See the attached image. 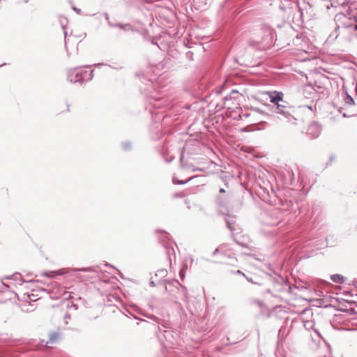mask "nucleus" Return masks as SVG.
I'll list each match as a JSON object with an SVG mask.
<instances>
[{
  "label": "nucleus",
  "mask_w": 357,
  "mask_h": 357,
  "mask_svg": "<svg viewBox=\"0 0 357 357\" xmlns=\"http://www.w3.org/2000/svg\"><path fill=\"white\" fill-rule=\"evenodd\" d=\"M193 177H190L189 179H188L187 181H180V180H178L176 179L175 177L173 178V183L174 184H179V185H183V184H185L188 182V181L191 180Z\"/></svg>",
  "instance_id": "obj_16"
},
{
  "label": "nucleus",
  "mask_w": 357,
  "mask_h": 357,
  "mask_svg": "<svg viewBox=\"0 0 357 357\" xmlns=\"http://www.w3.org/2000/svg\"><path fill=\"white\" fill-rule=\"evenodd\" d=\"M164 234H165V238H167V236H168L169 234H168L167 233H165Z\"/></svg>",
  "instance_id": "obj_37"
},
{
  "label": "nucleus",
  "mask_w": 357,
  "mask_h": 357,
  "mask_svg": "<svg viewBox=\"0 0 357 357\" xmlns=\"http://www.w3.org/2000/svg\"><path fill=\"white\" fill-rule=\"evenodd\" d=\"M250 301H251V303L252 304H257L259 306H261L262 305V303L260 301H258V300H256V299H251Z\"/></svg>",
  "instance_id": "obj_24"
},
{
  "label": "nucleus",
  "mask_w": 357,
  "mask_h": 357,
  "mask_svg": "<svg viewBox=\"0 0 357 357\" xmlns=\"http://www.w3.org/2000/svg\"><path fill=\"white\" fill-rule=\"evenodd\" d=\"M70 319V314L68 313H66L65 315H64V317H63V321L65 322L66 324H68V320Z\"/></svg>",
  "instance_id": "obj_22"
},
{
  "label": "nucleus",
  "mask_w": 357,
  "mask_h": 357,
  "mask_svg": "<svg viewBox=\"0 0 357 357\" xmlns=\"http://www.w3.org/2000/svg\"><path fill=\"white\" fill-rule=\"evenodd\" d=\"M331 280L337 284H343L344 283V277L340 274H334L331 276Z\"/></svg>",
  "instance_id": "obj_9"
},
{
  "label": "nucleus",
  "mask_w": 357,
  "mask_h": 357,
  "mask_svg": "<svg viewBox=\"0 0 357 357\" xmlns=\"http://www.w3.org/2000/svg\"><path fill=\"white\" fill-rule=\"evenodd\" d=\"M269 225H272V226H275V225H278L279 224L278 222H271V223H268Z\"/></svg>",
  "instance_id": "obj_28"
},
{
  "label": "nucleus",
  "mask_w": 357,
  "mask_h": 357,
  "mask_svg": "<svg viewBox=\"0 0 357 357\" xmlns=\"http://www.w3.org/2000/svg\"><path fill=\"white\" fill-rule=\"evenodd\" d=\"M103 64L102 63H98L96 65V66H102Z\"/></svg>",
  "instance_id": "obj_36"
},
{
  "label": "nucleus",
  "mask_w": 357,
  "mask_h": 357,
  "mask_svg": "<svg viewBox=\"0 0 357 357\" xmlns=\"http://www.w3.org/2000/svg\"><path fill=\"white\" fill-rule=\"evenodd\" d=\"M161 326H158V330L160 333L163 332L165 333H168V331L166 330V328H168L169 327L164 325L163 324H160Z\"/></svg>",
  "instance_id": "obj_21"
},
{
  "label": "nucleus",
  "mask_w": 357,
  "mask_h": 357,
  "mask_svg": "<svg viewBox=\"0 0 357 357\" xmlns=\"http://www.w3.org/2000/svg\"><path fill=\"white\" fill-rule=\"evenodd\" d=\"M61 296L63 298V299H68L71 297L70 296V292H68L66 290H63V292L62 293V294H61Z\"/></svg>",
  "instance_id": "obj_20"
},
{
  "label": "nucleus",
  "mask_w": 357,
  "mask_h": 357,
  "mask_svg": "<svg viewBox=\"0 0 357 357\" xmlns=\"http://www.w3.org/2000/svg\"><path fill=\"white\" fill-rule=\"evenodd\" d=\"M187 268V266L184 265L183 267L179 271V275L181 279L183 280L185 277V270Z\"/></svg>",
  "instance_id": "obj_19"
},
{
  "label": "nucleus",
  "mask_w": 357,
  "mask_h": 357,
  "mask_svg": "<svg viewBox=\"0 0 357 357\" xmlns=\"http://www.w3.org/2000/svg\"><path fill=\"white\" fill-rule=\"evenodd\" d=\"M67 79L71 83L82 84L93 77V70H82L81 67L70 68L67 70Z\"/></svg>",
  "instance_id": "obj_2"
},
{
  "label": "nucleus",
  "mask_w": 357,
  "mask_h": 357,
  "mask_svg": "<svg viewBox=\"0 0 357 357\" xmlns=\"http://www.w3.org/2000/svg\"><path fill=\"white\" fill-rule=\"evenodd\" d=\"M321 132V126L318 122L312 121L309 123L307 129V135L317 138L320 135Z\"/></svg>",
  "instance_id": "obj_4"
},
{
  "label": "nucleus",
  "mask_w": 357,
  "mask_h": 357,
  "mask_svg": "<svg viewBox=\"0 0 357 357\" xmlns=\"http://www.w3.org/2000/svg\"><path fill=\"white\" fill-rule=\"evenodd\" d=\"M122 148L124 151H129L132 149V144L130 142L126 141L122 142Z\"/></svg>",
  "instance_id": "obj_14"
},
{
  "label": "nucleus",
  "mask_w": 357,
  "mask_h": 357,
  "mask_svg": "<svg viewBox=\"0 0 357 357\" xmlns=\"http://www.w3.org/2000/svg\"><path fill=\"white\" fill-rule=\"evenodd\" d=\"M219 253H221V255L225 257H227L229 259V261H226L227 264L230 265H234L235 262L237 261L235 257H231L229 255H227L225 250L224 246H220L219 248H216L214 252H213V255L215 256Z\"/></svg>",
  "instance_id": "obj_6"
},
{
  "label": "nucleus",
  "mask_w": 357,
  "mask_h": 357,
  "mask_svg": "<svg viewBox=\"0 0 357 357\" xmlns=\"http://www.w3.org/2000/svg\"><path fill=\"white\" fill-rule=\"evenodd\" d=\"M167 271L166 269L161 268L157 271V272L155 273V276L159 277L160 278L162 279L165 278L167 275Z\"/></svg>",
  "instance_id": "obj_12"
},
{
  "label": "nucleus",
  "mask_w": 357,
  "mask_h": 357,
  "mask_svg": "<svg viewBox=\"0 0 357 357\" xmlns=\"http://www.w3.org/2000/svg\"><path fill=\"white\" fill-rule=\"evenodd\" d=\"M7 278L12 279L18 284H22V282H24L21 274H20L19 273H15L13 275H10L9 277H7Z\"/></svg>",
  "instance_id": "obj_8"
},
{
  "label": "nucleus",
  "mask_w": 357,
  "mask_h": 357,
  "mask_svg": "<svg viewBox=\"0 0 357 357\" xmlns=\"http://www.w3.org/2000/svg\"><path fill=\"white\" fill-rule=\"evenodd\" d=\"M220 193H225V190L223 188H220Z\"/></svg>",
  "instance_id": "obj_33"
},
{
  "label": "nucleus",
  "mask_w": 357,
  "mask_h": 357,
  "mask_svg": "<svg viewBox=\"0 0 357 357\" xmlns=\"http://www.w3.org/2000/svg\"><path fill=\"white\" fill-rule=\"evenodd\" d=\"M108 24L111 27H119L121 29L127 30V27H129V24H114L111 22L110 21L108 22Z\"/></svg>",
  "instance_id": "obj_11"
},
{
  "label": "nucleus",
  "mask_w": 357,
  "mask_h": 357,
  "mask_svg": "<svg viewBox=\"0 0 357 357\" xmlns=\"http://www.w3.org/2000/svg\"><path fill=\"white\" fill-rule=\"evenodd\" d=\"M59 22L61 24V26L62 29L65 30L67 22H68L67 18H66L64 17H60Z\"/></svg>",
  "instance_id": "obj_15"
},
{
  "label": "nucleus",
  "mask_w": 357,
  "mask_h": 357,
  "mask_svg": "<svg viewBox=\"0 0 357 357\" xmlns=\"http://www.w3.org/2000/svg\"><path fill=\"white\" fill-rule=\"evenodd\" d=\"M216 202L220 206H225L226 204V201L223 199L221 197H218L216 199Z\"/></svg>",
  "instance_id": "obj_18"
},
{
  "label": "nucleus",
  "mask_w": 357,
  "mask_h": 357,
  "mask_svg": "<svg viewBox=\"0 0 357 357\" xmlns=\"http://www.w3.org/2000/svg\"><path fill=\"white\" fill-rule=\"evenodd\" d=\"M91 267L82 268L80 269L77 268H61L57 271H49L44 273V275L49 278H54L56 275H62L67 273H71L75 271H82V272H89L92 271Z\"/></svg>",
  "instance_id": "obj_3"
},
{
  "label": "nucleus",
  "mask_w": 357,
  "mask_h": 357,
  "mask_svg": "<svg viewBox=\"0 0 357 357\" xmlns=\"http://www.w3.org/2000/svg\"><path fill=\"white\" fill-rule=\"evenodd\" d=\"M344 102L347 105H351L354 103V101L353 98L350 95L347 93L346 97L344 98Z\"/></svg>",
  "instance_id": "obj_13"
},
{
  "label": "nucleus",
  "mask_w": 357,
  "mask_h": 357,
  "mask_svg": "<svg viewBox=\"0 0 357 357\" xmlns=\"http://www.w3.org/2000/svg\"><path fill=\"white\" fill-rule=\"evenodd\" d=\"M149 104L155 108H160L165 106V100L162 97L150 95Z\"/></svg>",
  "instance_id": "obj_5"
},
{
  "label": "nucleus",
  "mask_w": 357,
  "mask_h": 357,
  "mask_svg": "<svg viewBox=\"0 0 357 357\" xmlns=\"http://www.w3.org/2000/svg\"><path fill=\"white\" fill-rule=\"evenodd\" d=\"M235 93H238V91H236V90H232L231 93H230V98H232L231 95L235 94Z\"/></svg>",
  "instance_id": "obj_27"
},
{
  "label": "nucleus",
  "mask_w": 357,
  "mask_h": 357,
  "mask_svg": "<svg viewBox=\"0 0 357 357\" xmlns=\"http://www.w3.org/2000/svg\"><path fill=\"white\" fill-rule=\"evenodd\" d=\"M104 16H105V19L107 20V22L110 21V20H109V14H108V13H105L104 14Z\"/></svg>",
  "instance_id": "obj_25"
},
{
  "label": "nucleus",
  "mask_w": 357,
  "mask_h": 357,
  "mask_svg": "<svg viewBox=\"0 0 357 357\" xmlns=\"http://www.w3.org/2000/svg\"><path fill=\"white\" fill-rule=\"evenodd\" d=\"M355 22L356 24H354V30L357 31V17L355 18Z\"/></svg>",
  "instance_id": "obj_26"
},
{
  "label": "nucleus",
  "mask_w": 357,
  "mask_h": 357,
  "mask_svg": "<svg viewBox=\"0 0 357 357\" xmlns=\"http://www.w3.org/2000/svg\"><path fill=\"white\" fill-rule=\"evenodd\" d=\"M60 337V335L58 333H53L50 334V338L48 341L47 342V344H54L56 342H58L59 339Z\"/></svg>",
  "instance_id": "obj_10"
},
{
  "label": "nucleus",
  "mask_w": 357,
  "mask_h": 357,
  "mask_svg": "<svg viewBox=\"0 0 357 357\" xmlns=\"http://www.w3.org/2000/svg\"><path fill=\"white\" fill-rule=\"evenodd\" d=\"M150 284H151V286H153V287H154V286H155V285H156V284H155V282H154V281H153V280H151V281Z\"/></svg>",
  "instance_id": "obj_32"
},
{
  "label": "nucleus",
  "mask_w": 357,
  "mask_h": 357,
  "mask_svg": "<svg viewBox=\"0 0 357 357\" xmlns=\"http://www.w3.org/2000/svg\"><path fill=\"white\" fill-rule=\"evenodd\" d=\"M173 159H174V158H171L170 160H167V162H170Z\"/></svg>",
  "instance_id": "obj_35"
},
{
  "label": "nucleus",
  "mask_w": 357,
  "mask_h": 357,
  "mask_svg": "<svg viewBox=\"0 0 357 357\" xmlns=\"http://www.w3.org/2000/svg\"><path fill=\"white\" fill-rule=\"evenodd\" d=\"M164 247H165V249L166 250L167 256L169 258V260L170 263H172V259L170 258V252H171V251L174 252V249L172 248H169L166 245H165Z\"/></svg>",
  "instance_id": "obj_17"
},
{
  "label": "nucleus",
  "mask_w": 357,
  "mask_h": 357,
  "mask_svg": "<svg viewBox=\"0 0 357 357\" xmlns=\"http://www.w3.org/2000/svg\"><path fill=\"white\" fill-rule=\"evenodd\" d=\"M197 170H201V169H199V168H197V169H193V172H195V171H197Z\"/></svg>",
  "instance_id": "obj_38"
},
{
  "label": "nucleus",
  "mask_w": 357,
  "mask_h": 357,
  "mask_svg": "<svg viewBox=\"0 0 357 357\" xmlns=\"http://www.w3.org/2000/svg\"><path fill=\"white\" fill-rule=\"evenodd\" d=\"M67 306L68 307H74L75 310H77V306L76 304H75L73 302H68V304H67Z\"/></svg>",
  "instance_id": "obj_23"
},
{
  "label": "nucleus",
  "mask_w": 357,
  "mask_h": 357,
  "mask_svg": "<svg viewBox=\"0 0 357 357\" xmlns=\"http://www.w3.org/2000/svg\"><path fill=\"white\" fill-rule=\"evenodd\" d=\"M270 101L273 105L271 107V111L280 115L278 118L281 120H285L287 123L296 124L297 118L294 107L286 105L283 100L284 94L282 92L271 91L268 92Z\"/></svg>",
  "instance_id": "obj_1"
},
{
  "label": "nucleus",
  "mask_w": 357,
  "mask_h": 357,
  "mask_svg": "<svg viewBox=\"0 0 357 357\" xmlns=\"http://www.w3.org/2000/svg\"><path fill=\"white\" fill-rule=\"evenodd\" d=\"M73 10H74L75 11H76L77 13H79L81 12V10H80V9H78V8H75V7H73Z\"/></svg>",
  "instance_id": "obj_30"
},
{
  "label": "nucleus",
  "mask_w": 357,
  "mask_h": 357,
  "mask_svg": "<svg viewBox=\"0 0 357 357\" xmlns=\"http://www.w3.org/2000/svg\"><path fill=\"white\" fill-rule=\"evenodd\" d=\"M174 282H176L178 285L181 286V284L179 283V282L178 280H175Z\"/></svg>",
  "instance_id": "obj_34"
},
{
  "label": "nucleus",
  "mask_w": 357,
  "mask_h": 357,
  "mask_svg": "<svg viewBox=\"0 0 357 357\" xmlns=\"http://www.w3.org/2000/svg\"><path fill=\"white\" fill-rule=\"evenodd\" d=\"M225 220L226 222L227 227L231 231L234 230V228L233 227V226L236 223V217L228 214L225 216Z\"/></svg>",
  "instance_id": "obj_7"
},
{
  "label": "nucleus",
  "mask_w": 357,
  "mask_h": 357,
  "mask_svg": "<svg viewBox=\"0 0 357 357\" xmlns=\"http://www.w3.org/2000/svg\"><path fill=\"white\" fill-rule=\"evenodd\" d=\"M235 273L236 274H240V275H243V276H245V274L243 273H242L241 271L238 270L237 271L235 272Z\"/></svg>",
  "instance_id": "obj_29"
},
{
  "label": "nucleus",
  "mask_w": 357,
  "mask_h": 357,
  "mask_svg": "<svg viewBox=\"0 0 357 357\" xmlns=\"http://www.w3.org/2000/svg\"><path fill=\"white\" fill-rule=\"evenodd\" d=\"M274 213H275V215H279L280 213H281V211H279V210H275V211H274Z\"/></svg>",
  "instance_id": "obj_31"
}]
</instances>
